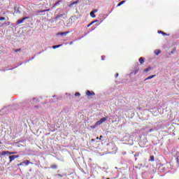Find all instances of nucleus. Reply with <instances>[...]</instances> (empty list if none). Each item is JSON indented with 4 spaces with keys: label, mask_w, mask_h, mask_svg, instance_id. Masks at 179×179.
Wrapping results in <instances>:
<instances>
[{
    "label": "nucleus",
    "mask_w": 179,
    "mask_h": 179,
    "mask_svg": "<svg viewBox=\"0 0 179 179\" xmlns=\"http://www.w3.org/2000/svg\"><path fill=\"white\" fill-rule=\"evenodd\" d=\"M38 101V99H36V98H34L31 101V103L32 104H34L36 103H37V101Z\"/></svg>",
    "instance_id": "19"
},
{
    "label": "nucleus",
    "mask_w": 179,
    "mask_h": 179,
    "mask_svg": "<svg viewBox=\"0 0 179 179\" xmlns=\"http://www.w3.org/2000/svg\"><path fill=\"white\" fill-rule=\"evenodd\" d=\"M152 131H153V129H150L149 130V132L151 133Z\"/></svg>",
    "instance_id": "33"
},
{
    "label": "nucleus",
    "mask_w": 179,
    "mask_h": 179,
    "mask_svg": "<svg viewBox=\"0 0 179 179\" xmlns=\"http://www.w3.org/2000/svg\"><path fill=\"white\" fill-rule=\"evenodd\" d=\"M50 169H57V164H52L50 166Z\"/></svg>",
    "instance_id": "16"
},
{
    "label": "nucleus",
    "mask_w": 179,
    "mask_h": 179,
    "mask_svg": "<svg viewBox=\"0 0 179 179\" xmlns=\"http://www.w3.org/2000/svg\"><path fill=\"white\" fill-rule=\"evenodd\" d=\"M139 62L141 64H143L144 62H145V59L143 57H141L139 59Z\"/></svg>",
    "instance_id": "13"
},
{
    "label": "nucleus",
    "mask_w": 179,
    "mask_h": 179,
    "mask_svg": "<svg viewBox=\"0 0 179 179\" xmlns=\"http://www.w3.org/2000/svg\"><path fill=\"white\" fill-rule=\"evenodd\" d=\"M32 164V163H31L30 161L27 160V161L21 162L20 164H18V166H22L23 164H25V166H28V164Z\"/></svg>",
    "instance_id": "5"
},
{
    "label": "nucleus",
    "mask_w": 179,
    "mask_h": 179,
    "mask_svg": "<svg viewBox=\"0 0 179 179\" xmlns=\"http://www.w3.org/2000/svg\"><path fill=\"white\" fill-rule=\"evenodd\" d=\"M78 3H79V1L77 0V1H74V2H73V3H71V5H70V6H73L74 5H76V4H78Z\"/></svg>",
    "instance_id": "18"
},
{
    "label": "nucleus",
    "mask_w": 179,
    "mask_h": 179,
    "mask_svg": "<svg viewBox=\"0 0 179 179\" xmlns=\"http://www.w3.org/2000/svg\"><path fill=\"white\" fill-rule=\"evenodd\" d=\"M125 3V1H122L119 3V4H117V6H120L121 5H122L123 3Z\"/></svg>",
    "instance_id": "23"
},
{
    "label": "nucleus",
    "mask_w": 179,
    "mask_h": 179,
    "mask_svg": "<svg viewBox=\"0 0 179 179\" xmlns=\"http://www.w3.org/2000/svg\"><path fill=\"white\" fill-rule=\"evenodd\" d=\"M118 76H119V73H116V74H115V78H117Z\"/></svg>",
    "instance_id": "32"
},
{
    "label": "nucleus",
    "mask_w": 179,
    "mask_h": 179,
    "mask_svg": "<svg viewBox=\"0 0 179 179\" xmlns=\"http://www.w3.org/2000/svg\"><path fill=\"white\" fill-rule=\"evenodd\" d=\"M61 46H62V45H54L52 48L55 50V49L60 48Z\"/></svg>",
    "instance_id": "22"
},
{
    "label": "nucleus",
    "mask_w": 179,
    "mask_h": 179,
    "mask_svg": "<svg viewBox=\"0 0 179 179\" xmlns=\"http://www.w3.org/2000/svg\"><path fill=\"white\" fill-rule=\"evenodd\" d=\"M19 155H12L9 157L10 159V163H12L13 161H14L15 159L18 158Z\"/></svg>",
    "instance_id": "4"
},
{
    "label": "nucleus",
    "mask_w": 179,
    "mask_h": 179,
    "mask_svg": "<svg viewBox=\"0 0 179 179\" xmlns=\"http://www.w3.org/2000/svg\"><path fill=\"white\" fill-rule=\"evenodd\" d=\"M138 71H139V68H136V69L134 70V75H136V74L138 73Z\"/></svg>",
    "instance_id": "20"
},
{
    "label": "nucleus",
    "mask_w": 179,
    "mask_h": 179,
    "mask_svg": "<svg viewBox=\"0 0 179 179\" xmlns=\"http://www.w3.org/2000/svg\"><path fill=\"white\" fill-rule=\"evenodd\" d=\"M73 44V42H70L69 45H71Z\"/></svg>",
    "instance_id": "34"
},
{
    "label": "nucleus",
    "mask_w": 179,
    "mask_h": 179,
    "mask_svg": "<svg viewBox=\"0 0 179 179\" xmlns=\"http://www.w3.org/2000/svg\"><path fill=\"white\" fill-rule=\"evenodd\" d=\"M93 23H94V22H91L90 24H89L87 25V27H90V26L92 25Z\"/></svg>",
    "instance_id": "29"
},
{
    "label": "nucleus",
    "mask_w": 179,
    "mask_h": 179,
    "mask_svg": "<svg viewBox=\"0 0 179 179\" xmlns=\"http://www.w3.org/2000/svg\"><path fill=\"white\" fill-rule=\"evenodd\" d=\"M28 19H30V17H25L22 19L17 20V24H20L23 22V21H24L26 20H28Z\"/></svg>",
    "instance_id": "3"
},
{
    "label": "nucleus",
    "mask_w": 179,
    "mask_h": 179,
    "mask_svg": "<svg viewBox=\"0 0 179 179\" xmlns=\"http://www.w3.org/2000/svg\"><path fill=\"white\" fill-rule=\"evenodd\" d=\"M160 53H161L160 50H155V54L156 56H158Z\"/></svg>",
    "instance_id": "11"
},
{
    "label": "nucleus",
    "mask_w": 179,
    "mask_h": 179,
    "mask_svg": "<svg viewBox=\"0 0 179 179\" xmlns=\"http://www.w3.org/2000/svg\"><path fill=\"white\" fill-rule=\"evenodd\" d=\"M108 119V117H102L99 120V121H97L96 122V124L94 125V126H92L91 128H96L98 126H99L100 124H101L103 122H105Z\"/></svg>",
    "instance_id": "1"
},
{
    "label": "nucleus",
    "mask_w": 179,
    "mask_h": 179,
    "mask_svg": "<svg viewBox=\"0 0 179 179\" xmlns=\"http://www.w3.org/2000/svg\"><path fill=\"white\" fill-rule=\"evenodd\" d=\"M97 12V10H94V11L92 12H90V16L92 18H94L96 17V15H94V13Z\"/></svg>",
    "instance_id": "9"
},
{
    "label": "nucleus",
    "mask_w": 179,
    "mask_h": 179,
    "mask_svg": "<svg viewBox=\"0 0 179 179\" xmlns=\"http://www.w3.org/2000/svg\"><path fill=\"white\" fill-rule=\"evenodd\" d=\"M57 176L62 178V176L61 174H57Z\"/></svg>",
    "instance_id": "31"
},
{
    "label": "nucleus",
    "mask_w": 179,
    "mask_h": 179,
    "mask_svg": "<svg viewBox=\"0 0 179 179\" xmlns=\"http://www.w3.org/2000/svg\"><path fill=\"white\" fill-rule=\"evenodd\" d=\"M119 117V116L118 115H113V119H115V120L114 121H113V122H117V118Z\"/></svg>",
    "instance_id": "14"
},
{
    "label": "nucleus",
    "mask_w": 179,
    "mask_h": 179,
    "mask_svg": "<svg viewBox=\"0 0 179 179\" xmlns=\"http://www.w3.org/2000/svg\"><path fill=\"white\" fill-rule=\"evenodd\" d=\"M86 94H87V96H94L95 93L94 92H91L90 90H87Z\"/></svg>",
    "instance_id": "6"
},
{
    "label": "nucleus",
    "mask_w": 179,
    "mask_h": 179,
    "mask_svg": "<svg viewBox=\"0 0 179 179\" xmlns=\"http://www.w3.org/2000/svg\"><path fill=\"white\" fill-rule=\"evenodd\" d=\"M103 138V136H100V138H99V137H96V140H98V139H100V140H101V138Z\"/></svg>",
    "instance_id": "28"
},
{
    "label": "nucleus",
    "mask_w": 179,
    "mask_h": 179,
    "mask_svg": "<svg viewBox=\"0 0 179 179\" xmlns=\"http://www.w3.org/2000/svg\"><path fill=\"white\" fill-rule=\"evenodd\" d=\"M155 161V157L153 155H151L150 157L149 162H153Z\"/></svg>",
    "instance_id": "12"
},
{
    "label": "nucleus",
    "mask_w": 179,
    "mask_h": 179,
    "mask_svg": "<svg viewBox=\"0 0 179 179\" xmlns=\"http://www.w3.org/2000/svg\"><path fill=\"white\" fill-rule=\"evenodd\" d=\"M15 154H16V152H15L4 151V152H2L1 155L2 156H5L6 155H15Z\"/></svg>",
    "instance_id": "2"
},
{
    "label": "nucleus",
    "mask_w": 179,
    "mask_h": 179,
    "mask_svg": "<svg viewBox=\"0 0 179 179\" xmlns=\"http://www.w3.org/2000/svg\"><path fill=\"white\" fill-rule=\"evenodd\" d=\"M69 34V31L62 32V36L66 35V34Z\"/></svg>",
    "instance_id": "26"
},
{
    "label": "nucleus",
    "mask_w": 179,
    "mask_h": 179,
    "mask_svg": "<svg viewBox=\"0 0 179 179\" xmlns=\"http://www.w3.org/2000/svg\"><path fill=\"white\" fill-rule=\"evenodd\" d=\"M6 20V18L5 17H0V22H2V21H5Z\"/></svg>",
    "instance_id": "25"
},
{
    "label": "nucleus",
    "mask_w": 179,
    "mask_h": 179,
    "mask_svg": "<svg viewBox=\"0 0 179 179\" xmlns=\"http://www.w3.org/2000/svg\"><path fill=\"white\" fill-rule=\"evenodd\" d=\"M155 77H156V75L150 76L148 78H146L145 79H144V81L151 80Z\"/></svg>",
    "instance_id": "8"
},
{
    "label": "nucleus",
    "mask_w": 179,
    "mask_h": 179,
    "mask_svg": "<svg viewBox=\"0 0 179 179\" xmlns=\"http://www.w3.org/2000/svg\"><path fill=\"white\" fill-rule=\"evenodd\" d=\"M158 33L163 34L164 36H169L166 33L164 32L163 31H159Z\"/></svg>",
    "instance_id": "21"
},
{
    "label": "nucleus",
    "mask_w": 179,
    "mask_h": 179,
    "mask_svg": "<svg viewBox=\"0 0 179 179\" xmlns=\"http://www.w3.org/2000/svg\"><path fill=\"white\" fill-rule=\"evenodd\" d=\"M59 3H60V1H58L55 3V5H56V6H58Z\"/></svg>",
    "instance_id": "30"
},
{
    "label": "nucleus",
    "mask_w": 179,
    "mask_h": 179,
    "mask_svg": "<svg viewBox=\"0 0 179 179\" xmlns=\"http://www.w3.org/2000/svg\"><path fill=\"white\" fill-rule=\"evenodd\" d=\"M78 3H79V1L77 0V1H74V2H73V3H71V5H70V6H73L74 5H76V4H78Z\"/></svg>",
    "instance_id": "17"
},
{
    "label": "nucleus",
    "mask_w": 179,
    "mask_h": 179,
    "mask_svg": "<svg viewBox=\"0 0 179 179\" xmlns=\"http://www.w3.org/2000/svg\"><path fill=\"white\" fill-rule=\"evenodd\" d=\"M64 16H65V13L58 15L56 17V19L58 20L59 18H61V17H64Z\"/></svg>",
    "instance_id": "15"
},
{
    "label": "nucleus",
    "mask_w": 179,
    "mask_h": 179,
    "mask_svg": "<svg viewBox=\"0 0 179 179\" xmlns=\"http://www.w3.org/2000/svg\"><path fill=\"white\" fill-rule=\"evenodd\" d=\"M20 51H21V48H18V49L15 50V52H20Z\"/></svg>",
    "instance_id": "27"
},
{
    "label": "nucleus",
    "mask_w": 179,
    "mask_h": 179,
    "mask_svg": "<svg viewBox=\"0 0 179 179\" xmlns=\"http://www.w3.org/2000/svg\"><path fill=\"white\" fill-rule=\"evenodd\" d=\"M152 68L148 66L146 69L143 70V72L148 73L151 71Z\"/></svg>",
    "instance_id": "10"
},
{
    "label": "nucleus",
    "mask_w": 179,
    "mask_h": 179,
    "mask_svg": "<svg viewBox=\"0 0 179 179\" xmlns=\"http://www.w3.org/2000/svg\"><path fill=\"white\" fill-rule=\"evenodd\" d=\"M75 96L80 97V94L79 92H76L75 93Z\"/></svg>",
    "instance_id": "24"
},
{
    "label": "nucleus",
    "mask_w": 179,
    "mask_h": 179,
    "mask_svg": "<svg viewBox=\"0 0 179 179\" xmlns=\"http://www.w3.org/2000/svg\"><path fill=\"white\" fill-rule=\"evenodd\" d=\"M49 10H50V9H46V10H37V11H36V13H37V14H40V13L48 12Z\"/></svg>",
    "instance_id": "7"
},
{
    "label": "nucleus",
    "mask_w": 179,
    "mask_h": 179,
    "mask_svg": "<svg viewBox=\"0 0 179 179\" xmlns=\"http://www.w3.org/2000/svg\"><path fill=\"white\" fill-rule=\"evenodd\" d=\"M107 179H110V178H107Z\"/></svg>",
    "instance_id": "36"
},
{
    "label": "nucleus",
    "mask_w": 179,
    "mask_h": 179,
    "mask_svg": "<svg viewBox=\"0 0 179 179\" xmlns=\"http://www.w3.org/2000/svg\"><path fill=\"white\" fill-rule=\"evenodd\" d=\"M0 145H1V141H0Z\"/></svg>",
    "instance_id": "35"
}]
</instances>
